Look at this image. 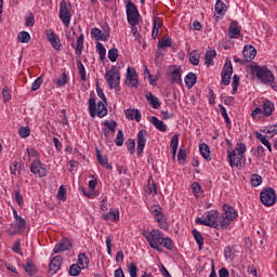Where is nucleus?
Listing matches in <instances>:
<instances>
[{"label":"nucleus","instance_id":"obj_37","mask_svg":"<svg viewBox=\"0 0 277 277\" xmlns=\"http://www.w3.org/2000/svg\"><path fill=\"white\" fill-rule=\"evenodd\" d=\"M24 269H25L26 274H28V276H35V274L37 272L36 265H34V263H31V261H29V260L26 263V265H24Z\"/></svg>","mask_w":277,"mask_h":277},{"label":"nucleus","instance_id":"obj_13","mask_svg":"<svg viewBox=\"0 0 277 277\" xmlns=\"http://www.w3.org/2000/svg\"><path fill=\"white\" fill-rule=\"evenodd\" d=\"M72 249V241L68 238H63L60 243H57L54 249L53 253L54 254H60V252H66L68 250Z\"/></svg>","mask_w":277,"mask_h":277},{"label":"nucleus","instance_id":"obj_61","mask_svg":"<svg viewBox=\"0 0 277 277\" xmlns=\"http://www.w3.org/2000/svg\"><path fill=\"white\" fill-rule=\"evenodd\" d=\"M57 198L58 200H66V188L64 187V185L60 186Z\"/></svg>","mask_w":277,"mask_h":277},{"label":"nucleus","instance_id":"obj_5","mask_svg":"<svg viewBox=\"0 0 277 277\" xmlns=\"http://www.w3.org/2000/svg\"><path fill=\"white\" fill-rule=\"evenodd\" d=\"M89 111L91 118H95L96 114L98 118H105V116H107V106L103 102H98L96 111V100H94V97H91L89 100Z\"/></svg>","mask_w":277,"mask_h":277},{"label":"nucleus","instance_id":"obj_51","mask_svg":"<svg viewBox=\"0 0 277 277\" xmlns=\"http://www.w3.org/2000/svg\"><path fill=\"white\" fill-rule=\"evenodd\" d=\"M25 25L26 27H34V25H36L34 13H29V16L25 18Z\"/></svg>","mask_w":277,"mask_h":277},{"label":"nucleus","instance_id":"obj_32","mask_svg":"<svg viewBox=\"0 0 277 277\" xmlns=\"http://www.w3.org/2000/svg\"><path fill=\"white\" fill-rule=\"evenodd\" d=\"M263 114L268 118V116H272L274 114V104L269 101H265L263 103Z\"/></svg>","mask_w":277,"mask_h":277},{"label":"nucleus","instance_id":"obj_35","mask_svg":"<svg viewBox=\"0 0 277 277\" xmlns=\"http://www.w3.org/2000/svg\"><path fill=\"white\" fill-rule=\"evenodd\" d=\"M17 40H19L22 44H27L31 40V35L27 31H21L17 35Z\"/></svg>","mask_w":277,"mask_h":277},{"label":"nucleus","instance_id":"obj_29","mask_svg":"<svg viewBox=\"0 0 277 277\" xmlns=\"http://www.w3.org/2000/svg\"><path fill=\"white\" fill-rule=\"evenodd\" d=\"M96 158L100 163V166H103V168H106V170H111V166L109 164L107 158H103V155L101 154V149H96Z\"/></svg>","mask_w":277,"mask_h":277},{"label":"nucleus","instance_id":"obj_25","mask_svg":"<svg viewBox=\"0 0 277 277\" xmlns=\"http://www.w3.org/2000/svg\"><path fill=\"white\" fill-rule=\"evenodd\" d=\"M170 79L171 83H177L179 85L183 83V79H181V67H175L174 70L171 71Z\"/></svg>","mask_w":277,"mask_h":277},{"label":"nucleus","instance_id":"obj_24","mask_svg":"<svg viewBox=\"0 0 277 277\" xmlns=\"http://www.w3.org/2000/svg\"><path fill=\"white\" fill-rule=\"evenodd\" d=\"M146 100L149 105L154 107V109H159L161 107V102H159V97L155 96L151 92L146 94Z\"/></svg>","mask_w":277,"mask_h":277},{"label":"nucleus","instance_id":"obj_19","mask_svg":"<svg viewBox=\"0 0 277 277\" xmlns=\"http://www.w3.org/2000/svg\"><path fill=\"white\" fill-rule=\"evenodd\" d=\"M242 55L245 57V62H252V60L256 57V49L254 45H245Z\"/></svg>","mask_w":277,"mask_h":277},{"label":"nucleus","instance_id":"obj_2","mask_svg":"<svg viewBox=\"0 0 277 277\" xmlns=\"http://www.w3.org/2000/svg\"><path fill=\"white\" fill-rule=\"evenodd\" d=\"M220 212L216 210L208 211L207 219L202 220L201 217L196 219V224H200L201 226H210L211 228H220Z\"/></svg>","mask_w":277,"mask_h":277},{"label":"nucleus","instance_id":"obj_41","mask_svg":"<svg viewBox=\"0 0 277 277\" xmlns=\"http://www.w3.org/2000/svg\"><path fill=\"white\" fill-rule=\"evenodd\" d=\"M68 274H69L70 276H79V274H81V266H79V264H72V265L69 267Z\"/></svg>","mask_w":277,"mask_h":277},{"label":"nucleus","instance_id":"obj_11","mask_svg":"<svg viewBox=\"0 0 277 277\" xmlns=\"http://www.w3.org/2000/svg\"><path fill=\"white\" fill-rule=\"evenodd\" d=\"M221 77H222L221 83L223 85H230V78L233 77V63H230V61L225 63Z\"/></svg>","mask_w":277,"mask_h":277},{"label":"nucleus","instance_id":"obj_53","mask_svg":"<svg viewBox=\"0 0 277 277\" xmlns=\"http://www.w3.org/2000/svg\"><path fill=\"white\" fill-rule=\"evenodd\" d=\"M234 150H236L237 155H241L243 157V155L246 154V150H247L246 144L238 143L237 147Z\"/></svg>","mask_w":277,"mask_h":277},{"label":"nucleus","instance_id":"obj_34","mask_svg":"<svg viewBox=\"0 0 277 277\" xmlns=\"http://www.w3.org/2000/svg\"><path fill=\"white\" fill-rule=\"evenodd\" d=\"M78 263L82 266V269H88V266L90 265V260L85 255V253H80L78 255Z\"/></svg>","mask_w":277,"mask_h":277},{"label":"nucleus","instance_id":"obj_6","mask_svg":"<svg viewBox=\"0 0 277 277\" xmlns=\"http://www.w3.org/2000/svg\"><path fill=\"white\" fill-rule=\"evenodd\" d=\"M260 199L264 207H274L277 200L276 190L273 187L264 188L260 193Z\"/></svg>","mask_w":277,"mask_h":277},{"label":"nucleus","instance_id":"obj_45","mask_svg":"<svg viewBox=\"0 0 277 277\" xmlns=\"http://www.w3.org/2000/svg\"><path fill=\"white\" fill-rule=\"evenodd\" d=\"M104 127H107L111 133H116V128L118 127V122L116 121H104Z\"/></svg>","mask_w":277,"mask_h":277},{"label":"nucleus","instance_id":"obj_55","mask_svg":"<svg viewBox=\"0 0 277 277\" xmlns=\"http://www.w3.org/2000/svg\"><path fill=\"white\" fill-rule=\"evenodd\" d=\"M2 97L4 103H8V101L12 98V94L10 93V88L4 87V89L2 90Z\"/></svg>","mask_w":277,"mask_h":277},{"label":"nucleus","instance_id":"obj_31","mask_svg":"<svg viewBox=\"0 0 277 277\" xmlns=\"http://www.w3.org/2000/svg\"><path fill=\"white\" fill-rule=\"evenodd\" d=\"M193 235L195 238V241L198 243L199 250H202V247L205 246V237H202V234L198 232V229H193Z\"/></svg>","mask_w":277,"mask_h":277},{"label":"nucleus","instance_id":"obj_59","mask_svg":"<svg viewBox=\"0 0 277 277\" xmlns=\"http://www.w3.org/2000/svg\"><path fill=\"white\" fill-rule=\"evenodd\" d=\"M151 213H154L156 220L163 215V213L161 212V207H159V206H153L151 207Z\"/></svg>","mask_w":277,"mask_h":277},{"label":"nucleus","instance_id":"obj_10","mask_svg":"<svg viewBox=\"0 0 277 277\" xmlns=\"http://www.w3.org/2000/svg\"><path fill=\"white\" fill-rule=\"evenodd\" d=\"M30 172L39 179L47 176V166L40 159L34 160L30 164Z\"/></svg>","mask_w":277,"mask_h":277},{"label":"nucleus","instance_id":"obj_44","mask_svg":"<svg viewBox=\"0 0 277 277\" xmlns=\"http://www.w3.org/2000/svg\"><path fill=\"white\" fill-rule=\"evenodd\" d=\"M115 144L116 146H122L124 144V133L122 132V130L118 131Z\"/></svg>","mask_w":277,"mask_h":277},{"label":"nucleus","instance_id":"obj_49","mask_svg":"<svg viewBox=\"0 0 277 277\" xmlns=\"http://www.w3.org/2000/svg\"><path fill=\"white\" fill-rule=\"evenodd\" d=\"M18 133L23 138H25L31 135V130L29 129V127H21Z\"/></svg>","mask_w":277,"mask_h":277},{"label":"nucleus","instance_id":"obj_12","mask_svg":"<svg viewBox=\"0 0 277 277\" xmlns=\"http://www.w3.org/2000/svg\"><path fill=\"white\" fill-rule=\"evenodd\" d=\"M45 36L47 40L50 41L55 51H62V41L60 40V37L55 34V31L47 30Z\"/></svg>","mask_w":277,"mask_h":277},{"label":"nucleus","instance_id":"obj_16","mask_svg":"<svg viewBox=\"0 0 277 277\" xmlns=\"http://www.w3.org/2000/svg\"><path fill=\"white\" fill-rule=\"evenodd\" d=\"M227 157L230 168H239V166H241V159H243V156L237 154V150L228 151Z\"/></svg>","mask_w":277,"mask_h":277},{"label":"nucleus","instance_id":"obj_22","mask_svg":"<svg viewBox=\"0 0 277 277\" xmlns=\"http://www.w3.org/2000/svg\"><path fill=\"white\" fill-rule=\"evenodd\" d=\"M83 40H84V36L83 34H81L77 39L76 47H75V42L71 43L72 49H75L76 51L77 57H81V53H83Z\"/></svg>","mask_w":277,"mask_h":277},{"label":"nucleus","instance_id":"obj_36","mask_svg":"<svg viewBox=\"0 0 277 277\" xmlns=\"http://www.w3.org/2000/svg\"><path fill=\"white\" fill-rule=\"evenodd\" d=\"M255 137L256 140H260L264 146H266L269 153H272V143H269V141L265 136H263V134L256 132Z\"/></svg>","mask_w":277,"mask_h":277},{"label":"nucleus","instance_id":"obj_9","mask_svg":"<svg viewBox=\"0 0 277 277\" xmlns=\"http://www.w3.org/2000/svg\"><path fill=\"white\" fill-rule=\"evenodd\" d=\"M105 79L110 90H114L120 85V71L113 67L106 71Z\"/></svg>","mask_w":277,"mask_h":277},{"label":"nucleus","instance_id":"obj_46","mask_svg":"<svg viewBox=\"0 0 277 277\" xmlns=\"http://www.w3.org/2000/svg\"><path fill=\"white\" fill-rule=\"evenodd\" d=\"M55 83L57 88L66 85V83H68V76L66 75V72H63L62 78L57 79Z\"/></svg>","mask_w":277,"mask_h":277},{"label":"nucleus","instance_id":"obj_33","mask_svg":"<svg viewBox=\"0 0 277 277\" xmlns=\"http://www.w3.org/2000/svg\"><path fill=\"white\" fill-rule=\"evenodd\" d=\"M217 55V52H215V50H210L206 52V56H205V64L206 66H211V64H213V57H215Z\"/></svg>","mask_w":277,"mask_h":277},{"label":"nucleus","instance_id":"obj_47","mask_svg":"<svg viewBox=\"0 0 277 277\" xmlns=\"http://www.w3.org/2000/svg\"><path fill=\"white\" fill-rule=\"evenodd\" d=\"M128 272L131 277H137V265H135V263L131 262L128 265Z\"/></svg>","mask_w":277,"mask_h":277},{"label":"nucleus","instance_id":"obj_43","mask_svg":"<svg viewBox=\"0 0 277 277\" xmlns=\"http://www.w3.org/2000/svg\"><path fill=\"white\" fill-rule=\"evenodd\" d=\"M96 49L100 54V60H102V61L105 60V55H107V50H105V47L103 45V43L97 42Z\"/></svg>","mask_w":277,"mask_h":277},{"label":"nucleus","instance_id":"obj_27","mask_svg":"<svg viewBox=\"0 0 277 277\" xmlns=\"http://www.w3.org/2000/svg\"><path fill=\"white\" fill-rule=\"evenodd\" d=\"M199 150L203 159L207 161H211V149L209 148V145L206 143H202L199 145Z\"/></svg>","mask_w":277,"mask_h":277},{"label":"nucleus","instance_id":"obj_14","mask_svg":"<svg viewBox=\"0 0 277 277\" xmlns=\"http://www.w3.org/2000/svg\"><path fill=\"white\" fill-rule=\"evenodd\" d=\"M227 36L228 38H232L234 40H238V38H241V29H239V22L234 21L229 24Z\"/></svg>","mask_w":277,"mask_h":277},{"label":"nucleus","instance_id":"obj_8","mask_svg":"<svg viewBox=\"0 0 277 277\" xmlns=\"http://www.w3.org/2000/svg\"><path fill=\"white\" fill-rule=\"evenodd\" d=\"M127 16L128 23L132 27L140 25V12L137 11V6H135L134 3L131 1H129L127 4Z\"/></svg>","mask_w":277,"mask_h":277},{"label":"nucleus","instance_id":"obj_26","mask_svg":"<svg viewBox=\"0 0 277 277\" xmlns=\"http://www.w3.org/2000/svg\"><path fill=\"white\" fill-rule=\"evenodd\" d=\"M151 123L161 133H166L168 131V126L157 117H151Z\"/></svg>","mask_w":277,"mask_h":277},{"label":"nucleus","instance_id":"obj_15","mask_svg":"<svg viewBox=\"0 0 277 277\" xmlns=\"http://www.w3.org/2000/svg\"><path fill=\"white\" fill-rule=\"evenodd\" d=\"M145 146H146V130H141L137 133V147H136L137 157L142 156V153H144Z\"/></svg>","mask_w":277,"mask_h":277},{"label":"nucleus","instance_id":"obj_18","mask_svg":"<svg viewBox=\"0 0 277 277\" xmlns=\"http://www.w3.org/2000/svg\"><path fill=\"white\" fill-rule=\"evenodd\" d=\"M214 10V21H222L224 14H226V4L224 1H216Z\"/></svg>","mask_w":277,"mask_h":277},{"label":"nucleus","instance_id":"obj_38","mask_svg":"<svg viewBox=\"0 0 277 277\" xmlns=\"http://www.w3.org/2000/svg\"><path fill=\"white\" fill-rule=\"evenodd\" d=\"M171 149L173 157H176V150H179V134H174L171 138Z\"/></svg>","mask_w":277,"mask_h":277},{"label":"nucleus","instance_id":"obj_56","mask_svg":"<svg viewBox=\"0 0 277 277\" xmlns=\"http://www.w3.org/2000/svg\"><path fill=\"white\" fill-rule=\"evenodd\" d=\"M239 76L235 75L233 77V82H232V85H233V94H236L237 90H239Z\"/></svg>","mask_w":277,"mask_h":277},{"label":"nucleus","instance_id":"obj_28","mask_svg":"<svg viewBox=\"0 0 277 277\" xmlns=\"http://www.w3.org/2000/svg\"><path fill=\"white\" fill-rule=\"evenodd\" d=\"M103 219L106 221L111 220V222H119L120 221V212L118 210L109 211L103 215Z\"/></svg>","mask_w":277,"mask_h":277},{"label":"nucleus","instance_id":"obj_40","mask_svg":"<svg viewBox=\"0 0 277 277\" xmlns=\"http://www.w3.org/2000/svg\"><path fill=\"white\" fill-rule=\"evenodd\" d=\"M177 160L179 162L184 166L185 161H187V153L185 151V149L180 148L179 153H177Z\"/></svg>","mask_w":277,"mask_h":277},{"label":"nucleus","instance_id":"obj_3","mask_svg":"<svg viewBox=\"0 0 277 277\" xmlns=\"http://www.w3.org/2000/svg\"><path fill=\"white\" fill-rule=\"evenodd\" d=\"M220 228H228L233 220L237 217V210L235 208L224 205Z\"/></svg>","mask_w":277,"mask_h":277},{"label":"nucleus","instance_id":"obj_17","mask_svg":"<svg viewBox=\"0 0 277 277\" xmlns=\"http://www.w3.org/2000/svg\"><path fill=\"white\" fill-rule=\"evenodd\" d=\"M137 83H140V80H137V72L134 70L131 71V67L127 69V79L126 84L130 85V88H137Z\"/></svg>","mask_w":277,"mask_h":277},{"label":"nucleus","instance_id":"obj_4","mask_svg":"<svg viewBox=\"0 0 277 277\" xmlns=\"http://www.w3.org/2000/svg\"><path fill=\"white\" fill-rule=\"evenodd\" d=\"M143 237L148 241L150 248H157V245H163V233L159 229H153L151 232H143Z\"/></svg>","mask_w":277,"mask_h":277},{"label":"nucleus","instance_id":"obj_42","mask_svg":"<svg viewBox=\"0 0 277 277\" xmlns=\"http://www.w3.org/2000/svg\"><path fill=\"white\" fill-rule=\"evenodd\" d=\"M261 183H263V177H261V175H259V174L251 175V185L253 187H259V185H261Z\"/></svg>","mask_w":277,"mask_h":277},{"label":"nucleus","instance_id":"obj_21","mask_svg":"<svg viewBox=\"0 0 277 277\" xmlns=\"http://www.w3.org/2000/svg\"><path fill=\"white\" fill-rule=\"evenodd\" d=\"M126 118H128V120H136V122H141L142 121V113H140L138 109H127L126 110Z\"/></svg>","mask_w":277,"mask_h":277},{"label":"nucleus","instance_id":"obj_50","mask_svg":"<svg viewBox=\"0 0 277 277\" xmlns=\"http://www.w3.org/2000/svg\"><path fill=\"white\" fill-rule=\"evenodd\" d=\"M156 220H157L160 228H162L163 230H168L169 226H168V222H166V215L162 214V216H159Z\"/></svg>","mask_w":277,"mask_h":277},{"label":"nucleus","instance_id":"obj_30","mask_svg":"<svg viewBox=\"0 0 277 277\" xmlns=\"http://www.w3.org/2000/svg\"><path fill=\"white\" fill-rule=\"evenodd\" d=\"M196 81H198L196 74L189 72L188 75H186L185 77L186 88L192 89L193 85H196Z\"/></svg>","mask_w":277,"mask_h":277},{"label":"nucleus","instance_id":"obj_20","mask_svg":"<svg viewBox=\"0 0 277 277\" xmlns=\"http://www.w3.org/2000/svg\"><path fill=\"white\" fill-rule=\"evenodd\" d=\"M61 268H62V255H56L51 260L49 269L50 272H52V274H57V272H60Z\"/></svg>","mask_w":277,"mask_h":277},{"label":"nucleus","instance_id":"obj_39","mask_svg":"<svg viewBox=\"0 0 277 277\" xmlns=\"http://www.w3.org/2000/svg\"><path fill=\"white\" fill-rule=\"evenodd\" d=\"M77 68L79 70L81 81H87L88 78L85 76V67L83 66L81 60H77Z\"/></svg>","mask_w":277,"mask_h":277},{"label":"nucleus","instance_id":"obj_60","mask_svg":"<svg viewBox=\"0 0 277 277\" xmlns=\"http://www.w3.org/2000/svg\"><path fill=\"white\" fill-rule=\"evenodd\" d=\"M262 133H268L271 137H274V135H276L277 133V126H271L267 130L266 129L262 130Z\"/></svg>","mask_w":277,"mask_h":277},{"label":"nucleus","instance_id":"obj_54","mask_svg":"<svg viewBox=\"0 0 277 277\" xmlns=\"http://www.w3.org/2000/svg\"><path fill=\"white\" fill-rule=\"evenodd\" d=\"M219 107L221 109V114H222L226 124H230V118L228 117V113H226V108L224 107V105L220 104Z\"/></svg>","mask_w":277,"mask_h":277},{"label":"nucleus","instance_id":"obj_63","mask_svg":"<svg viewBox=\"0 0 277 277\" xmlns=\"http://www.w3.org/2000/svg\"><path fill=\"white\" fill-rule=\"evenodd\" d=\"M163 47H172V41H170V39H164L162 41L158 42V49H163Z\"/></svg>","mask_w":277,"mask_h":277},{"label":"nucleus","instance_id":"obj_52","mask_svg":"<svg viewBox=\"0 0 277 277\" xmlns=\"http://www.w3.org/2000/svg\"><path fill=\"white\" fill-rule=\"evenodd\" d=\"M162 246L167 248V250H174V242H172V239L169 237L163 238Z\"/></svg>","mask_w":277,"mask_h":277},{"label":"nucleus","instance_id":"obj_7","mask_svg":"<svg viewBox=\"0 0 277 277\" xmlns=\"http://www.w3.org/2000/svg\"><path fill=\"white\" fill-rule=\"evenodd\" d=\"M72 5L70 2L62 1L60 5V18L64 23L65 27H68L70 25V18L72 14Z\"/></svg>","mask_w":277,"mask_h":277},{"label":"nucleus","instance_id":"obj_64","mask_svg":"<svg viewBox=\"0 0 277 277\" xmlns=\"http://www.w3.org/2000/svg\"><path fill=\"white\" fill-rule=\"evenodd\" d=\"M128 150H131V154L135 153V141L132 138H129L127 142Z\"/></svg>","mask_w":277,"mask_h":277},{"label":"nucleus","instance_id":"obj_1","mask_svg":"<svg viewBox=\"0 0 277 277\" xmlns=\"http://www.w3.org/2000/svg\"><path fill=\"white\" fill-rule=\"evenodd\" d=\"M251 74L260 79L261 83L268 84L273 89L276 88V77L266 66L253 65L251 66Z\"/></svg>","mask_w":277,"mask_h":277},{"label":"nucleus","instance_id":"obj_48","mask_svg":"<svg viewBox=\"0 0 277 277\" xmlns=\"http://www.w3.org/2000/svg\"><path fill=\"white\" fill-rule=\"evenodd\" d=\"M108 60H110V62H117V60H118V49L113 48L108 51Z\"/></svg>","mask_w":277,"mask_h":277},{"label":"nucleus","instance_id":"obj_57","mask_svg":"<svg viewBox=\"0 0 277 277\" xmlns=\"http://www.w3.org/2000/svg\"><path fill=\"white\" fill-rule=\"evenodd\" d=\"M189 62L193 66H198L200 64V57L196 55L194 52L189 54Z\"/></svg>","mask_w":277,"mask_h":277},{"label":"nucleus","instance_id":"obj_23","mask_svg":"<svg viewBox=\"0 0 277 277\" xmlns=\"http://www.w3.org/2000/svg\"><path fill=\"white\" fill-rule=\"evenodd\" d=\"M91 36L95 38V40H102L105 41L107 38H109V32H103L100 28H92Z\"/></svg>","mask_w":277,"mask_h":277},{"label":"nucleus","instance_id":"obj_58","mask_svg":"<svg viewBox=\"0 0 277 277\" xmlns=\"http://www.w3.org/2000/svg\"><path fill=\"white\" fill-rule=\"evenodd\" d=\"M40 85H42V77L37 78L31 84V91L36 92V90H40Z\"/></svg>","mask_w":277,"mask_h":277},{"label":"nucleus","instance_id":"obj_62","mask_svg":"<svg viewBox=\"0 0 277 277\" xmlns=\"http://www.w3.org/2000/svg\"><path fill=\"white\" fill-rule=\"evenodd\" d=\"M192 189H193V192H194V194L196 196L197 194H200L202 192V186H200V183L194 182L192 184Z\"/></svg>","mask_w":277,"mask_h":277}]
</instances>
